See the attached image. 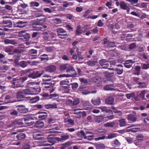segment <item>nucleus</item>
Listing matches in <instances>:
<instances>
[{
	"label": "nucleus",
	"instance_id": "f257e3e1",
	"mask_svg": "<svg viewBox=\"0 0 149 149\" xmlns=\"http://www.w3.org/2000/svg\"><path fill=\"white\" fill-rule=\"evenodd\" d=\"M37 83L34 82H29L27 84V87L29 88L19 91L17 94V97L18 98H27V95H34L38 94L40 91L39 86L36 87L33 86L37 85Z\"/></svg>",
	"mask_w": 149,
	"mask_h": 149
},
{
	"label": "nucleus",
	"instance_id": "f03ea898",
	"mask_svg": "<svg viewBox=\"0 0 149 149\" xmlns=\"http://www.w3.org/2000/svg\"><path fill=\"white\" fill-rule=\"evenodd\" d=\"M34 120V119L31 116H28L22 118L21 120L17 121H15L13 122L12 124L14 125H15L16 127H18L17 126V125L23 124V122L22 121L24 120L25 121V123L28 125H32L34 124V122H29V121H30V120Z\"/></svg>",
	"mask_w": 149,
	"mask_h": 149
},
{
	"label": "nucleus",
	"instance_id": "7ed1b4c3",
	"mask_svg": "<svg viewBox=\"0 0 149 149\" xmlns=\"http://www.w3.org/2000/svg\"><path fill=\"white\" fill-rule=\"evenodd\" d=\"M27 79L26 77H25L19 79H15L12 83V87L13 88L22 87L23 86V83Z\"/></svg>",
	"mask_w": 149,
	"mask_h": 149
},
{
	"label": "nucleus",
	"instance_id": "20e7f679",
	"mask_svg": "<svg viewBox=\"0 0 149 149\" xmlns=\"http://www.w3.org/2000/svg\"><path fill=\"white\" fill-rule=\"evenodd\" d=\"M48 142L51 143V144L46 143L47 142L44 139L41 142V143L39 145V146H49L52 145L54 143L55 139L54 136L53 134L49 135L47 137Z\"/></svg>",
	"mask_w": 149,
	"mask_h": 149
},
{
	"label": "nucleus",
	"instance_id": "39448f33",
	"mask_svg": "<svg viewBox=\"0 0 149 149\" xmlns=\"http://www.w3.org/2000/svg\"><path fill=\"white\" fill-rule=\"evenodd\" d=\"M43 74V72H40L38 71H33L29 75V77L33 79H35L40 77Z\"/></svg>",
	"mask_w": 149,
	"mask_h": 149
},
{
	"label": "nucleus",
	"instance_id": "423d86ee",
	"mask_svg": "<svg viewBox=\"0 0 149 149\" xmlns=\"http://www.w3.org/2000/svg\"><path fill=\"white\" fill-rule=\"evenodd\" d=\"M135 62V61H134L131 60H127L125 61L124 63L125 67L127 68H130L132 66V64L134 63Z\"/></svg>",
	"mask_w": 149,
	"mask_h": 149
},
{
	"label": "nucleus",
	"instance_id": "0eeeda50",
	"mask_svg": "<svg viewBox=\"0 0 149 149\" xmlns=\"http://www.w3.org/2000/svg\"><path fill=\"white\" fill-rule=\"evenodd\" d=\"M100 65L102 66L106 65V66H104L103 67V68H107L108 67L109 65L108 61H107L105 59H102L100 60L99 61Z\"/></svg>",
	"mask_w": 149,
	"mask_h": 149
},
{
	"label": "nucleus",
	"instance_id": "6e6552de",
	"mask_svg": "<svg viewBox=\"0 0 149 149\" xmlns=\"http://www.w3.org/2000/svg\"><path fill=\"white\" fill-rule=\"evenodd\" d=\"M38 114H39L38 117L40 119H45L47 118V113L45 112H39Z\"/></svg>",
	"mask_w": 149,
	"mask_h": 149
},
{
	"label": "nucleus",
	"instance_id": "1a4fd4ad",
	"mask_svg": "<svg viewBox=\"0 0 149 149\" xmlns=\"http://www.w3.org/2000/svg\"><path fill=\"white\" fill-rule=\"evenodd\" d=\"M17 109L19 112L22 113H25L28 111V109L23 106L18 107Z\"/></svg>",
	"mask_w": 149,
	"mask_h": 149
},
{
	"label": "nucleus",
	"instance_id": "9d476101",
	"mask_svg": "<svg viewBox=\"0 0 149 149\" xmlns=\"http://www.w3.org/2000/svg\"><path fill=\"white\" fill-rule=\"evenodd\" d=\"M20 36H23L26 40L29 39L30 38V36L29 34L25 33V31H22L19 32Z\"/></svg>",
	"mask_w": 149,
	"mask_h": 149
},
{
	"label": "nucleus",
	"instance_id": "9b49d317",
	"mask_svg": "<svg viewBox=\"0 0 149 149\" xmlns=\"http://www.w3.org/2000/svg\"><path fill=\"white\" fill-rule=\"evenodd\" d=\"M137 119L136 117L133 115H129L127 117V120L130 123H132L136 121Z\"/></svg>",
	"mask_w": 149,
	"mask_h": 149
},
{
	"label": "nucleus",
	"instance_id": "f8f14e48",
	"mask_svg": "<svg viewBox=\"0 0 149 149\" xmlns=\"http://www.w3.org/2000/svg\"><path fill=\"white\" fill-rule=\"evenodd\" d=\"M85 31L82 30V28L80 26H78L77 27L76 34L77 36L81 35L84 33Z\"/></svg>",
	"mask_w": 149,
	"mask_h": 149
},
{
	"label": "nucleus",
	"instance_id": "ddd939ff",
	"mask_svg": "<svg viewBox=\"0 0 149 149\" xmlns=\"http://www.w3.org/2000/svg\"><path fill=\"white\" fill-rule=\"evenodd\" d=\"M3 23L5 24L4 26L6 27L10 28L12 27L13 24L12 22L10 20H4L3 21Z\"/></svg>",
	"mask_w": 149,
	"mask_h": 149
},
{
	"label": "nucleus",
	"instance_id": "4468645a",
	"mask_svg": "<svg viewBox=\"0 0 149 149\" xmlns=\"http://www.w3.org/2000/svg\"><path fill=\"white\" fill-rule=\"evenodd\" d=\"M56 67L54 65H50L48 66L46 68V71L49 72H53L55 71Z\"/></svg>",
	"mask_w": 149,
	"mask_h": 149
},
{
	"label": "nucleus",
	"instance_id": "2eb2a0df",
	"mask_svg": "<svg viewBox=\"0 0 149 149\" xmlns=\"http://www.w3.org/2000/svg\"><path fill=\"white\" fill-rule=\"evenodd\" d=\"M79 109L74 110V113L76 115V117L78 118H80L82 116V112L79 111Z\"/></svg>",
	"mask_w": 149,
	"mask_h": 149
},
{
	"label": "nucleus",
	"instance_id": "dca6fc26",
	"mask_svg": "<svg viewBox=\"0 0 149 149\" xmlns=\"http://www.w3.org/2000/svg\"><path fill=\"white\" fill-rule=\"evenodd\" d=\"M94 137V136L93 135L92 132H88L86 133V135L84 137V139L91 140Z\"/></svg>",
	"mask_w": 149,
	"mask_h": 149
},
{
	"label": "nucleus",
	"instance_id": "f3484780",
	"mask_svg": "<svg viewBox=\"0 0 149 149\" xmlns=\"http://www.w3.org/2000/svg\"><path fill=\"white\" fill-rule=\"evenodd\" d=\"M44 126V123L41 121H37L35 124V126L37 127L42 128Z\"/></svg>",
	"mask_w": 149,
	"mask_h": 149
},
{
	"label": "nucleus",
	"instance_id": "a211bd4d",
	"mask_svg": "<svg viewBox=\"0 0 149 149\" xmlns=\"http://www.w3.org/2000/svg\"><path fill=\"white\" fill-rule=\"evenodd\" d=\"M92 103L94 105H98L101 103V101L99 98L95 99H93L91 100Z\"/></svg>",
	"mask_w": 149,
	"mask_h": 149
},
{
	"label": "nucleus",
	"instance_id": "6ab92c4d",
	"mask_svg": "<svg viewBox=\"0 0 149 149\" xmlns=\"http://www.w3.org/2000/svg\"><path fill=\"white\" fill-rule=\"evenodd\" d=\"M114 99L112 97H109L105 100V103L109 104H112L114 102Z\"/></svg>",
	"mask_w": 149,
	"mask_h": 149
},
{
	"label": "nucleus",
	"instance_id": "aec40b11",
	"mask_svg": "<svg viewBox=\"0 0 149 149\" xmlns=\"http://www.w3.org/2000/svg\"><path fill=\"white\" fill-rule=\"evenodd\" d=\"M26 22L19 21L17 23V26L19 28L23 27L26 26Z\"/></svg>",
	"mask_w": 149,
	"mask_h": 149
},
{
	"label": "nucleus",
	"instance_id": "412c9836",
	"mask_svg": "<svg viewBox=\"0 0 149 149\" xmlns=\"http://www.w3.org/2000/svg\"><path fill=\"white\" fill-rule=\"evenodd\" d=\"M95 121L99 123L104 121V118L101 116H97L95 118Z\"/></svg>",
	"mask_w": 149,
	"mask_h": 149
},
{
	"label": "nucleus",
	"instance_id": "4be33fe9",
	"mask_svg": "<svg viewBox=\"0 0 149 149\" xmlns=\"http://www.w3.org/2000/svg\"><path fill=\"white\" fill-rule=\"evenodd\" d=\"M40 100V97L38 96H35L32 98L30 101V102L31 103H36Z\"/></svg>",
	"mask_w": 149,
	"mask_h": 149
},
{
	"label": "nucleus",
	"instance_id": "5701e85b",
	"mask_svg": "<svg viewBox=\"0 0 149 149\" xmlns=\"http://www.w3.org/2000/svg\"><path fill=\"white\" fill-rule=\"evenodd\" d=\"M99 109H100L102 111L107 113H112V111L111 110L107 109V108L105 107H99Z\"/></svg>",
	"mask_w": 149,
	"mask_h": 149
},
{
	"label": "nucleus",
	"instance_id": "b1692460",
	"mask_svg": "<svg viewBox=\"0 0 149 149\" xmlns=\"http://www.w3.org/2000/svg\"><path fill=\"white\" fill-rule=\"evenodd\" d=\"M120 5V8L124 10H126L128 8V6L124 1L121 2Z\"/></svg>",
	"mask_w": 149,
	"mask_h": 149
},
{
	"label": "nucleus",
	"instance_id": "393cba45",
	"mask_svg": "<svg viewBox=\"0 0 149 149\" xmlns=\"http://www.w3.org/2000/svg\"><path fill=\"white\" fill-rule=\"evenodd\" d=\"M95 146L97 149H104L105 147L104 144L102 143L95 144Z\"/></svg>",
	"mask_w": 149,
	"mask_h": 149
},
{
	"label": "nucleus",
	"instance_id": "a878e982",
	"mask_svg": "<svg viewBox=\"0 0 149 149\" xmlns=\"http://www.w3.org/2000/svg\"><path fill=\"white\" fill-rule=\"evenodd\" d=\"M112 86V85H107L105 86L104 87V89L106 91H113V90H115L116 89L111 87Z\"/></svg>",
	"mask_w": 149,
	"mask_h": 149
},
{
	"label": "nucleus",
	"instance_id": "bb28decb",
	"mask_svg": "<svg viewBox=\"0 0 149 149\" xmlns=\"http://www.w3.org/2000/svg\"><path fill=\"white\" fill-rule=\"evenodd\" d=\"M119 125L120 127H123L126 125V123L125 119H122L119 120Z\"/></svg>",
	"mask_w": 149,
	"mask_h": 149
},
{
	"label": "nucleus",
	"instance_id": "cd10ccee",
	"mask_svg": "<svg viewBox=\"0 0 149 149\" xmlns=\"http://www.w3.org/2000/svg\"><path fill=\"white\" fill-rule=\"evenodd\" d=\"M25 135L23 133H20L17 135V138L19 140H21L25 137Z\"/></svg>",
	"mask_w": 149,
	"mask_h": 149
},
{
	"label": "nucleus",
	"instance_id": "c85d7f7f",
	"mask_svg": "<svg viewBox=\"0 0 149 149\" xmlns=\"http://www.w3.org/2000/svg\"><path fill=\"white\" fill-rule=\"evenodd\" d=\"M72 144L71 142H68L63 144L61 147V149H65L66 148L68 147L69 146Z\"/></svg>",
	"mask_w": 149,
	"mask_h": 149
},
{
	"label": "nucleus",
	"instance_id": "c756f323",
	"mask_svg": "<svg viewBox=\"0 0 149 149\" xmlns=\"http://www.w3.org/2000/svg\"><path fill=\"white\" fill-rule=\"evenodd\" d=\"M118 135V134L115 133H113L109 134L107 136V138L111 139L115 137Z\"/></svg>",
	"mask_w": 149,
	"mask_h": 149
},
{
	"label": "nucleus",
	"instance_id": "7c9ffc66",
	"mask_svg": "<svg viewBox=\"0 0 149 149\" xmlns=\"http://www.w3.org/2000/svg\"><path fill=\"white\" fill-rule=\"evenodd\" d=\"M37 53V51L34 49H31L29 52V55L30 56H34V54Z\"/></svg>",
	"mask_w": 149,
	"mask_h": 149
},
{
	"label": "nucleus",
	"instance_id": "2f4dec72",
	"mask_svg": "<svg viewBox=\"0 0 149 149\" xmlns=\"http://www.w3.org/2000/svg\"><path fill=\"white\" fill-rule=\"evenodd\" d=\"M90 11L89 10H87L86 11L85 13L83 15V17L87 19H89L90 16L88 15L90 13Z\"/></svg>",
	"mask_w": 149,
	"mask_h": 149
},
{
	"label": "nucleus",
	"instance_id": "473e14b6",
	"mask_svg": "<svg viewBox=\"0 0 149 149\" xmlns=\"http://www.w3.org/2000/svg\"><path fill=\"white\" fill-rule=\"evenodd\" d=\"M56 31L58 35L61 33H63L66 32L65 30L61 28H59L57 29Z\"/></svg>",
	"mask_w": 149,
	"mask_h": 149
},
{
	"label": "nucleus",
	"instance_id": "72a5a7b5",
	"mask_svg": "<svg viewBox=\"0 0 149 149\" xmlns=\"http://www.w3.org/2000/svg\"><path fill=\"white\" fill-rule=\"evenodd\" d=\"M15 42L14 41L10 39H7L4 40V43L6 44H11L14 45L15 44Z\"/></svg>",
	"mask_w": 149,
	"mask_h": 149
},
{
	"label": "nucleus",
	"instance_id": "f704fd0d",
	"mask_svg": "<svg viewBox=\"0 0 149 149\" xmlns=\"http://www.w3.org/2000/svg\"><path fill=\"white\" fill-rule=\"evenodd\" d=\"M19 65L21 67L24 68L27 65V63L25 61H21L19 63Z\"/></svg>",
	"mask_w": 149,
	"mask_h": 149
},
{
	"label": "nucleus",
	"instance_id": "c9c22d12",
	"mask_svg": "<svg viewBox=\"0 0 149 149\" xmlns=\"http://www.w3.org/2000/svg\"><path fill=\"white\" fill-rule=\"evenodd\" d=\"M45 107L46 109H49L51 108H55L56 107V106L55 105L52 104H48L45 106Z\"/></svg>",
	"mask_w": 149,
	"mask_h": 149
},
{
	"label": "nucleus",
	"instance_id": "e433bc0d",
	"mask_svg": "<svg viewBox=\"0 0 149 149\" xmlns=\"http://www.w3.org/2000/svg\"><path fill=\"white\" fill-rule=\"evenodd\" d=\"M115 124L114 123H107L104 124V126L107 127H113Z\"/></svg>",
	"mask_w": 149,
	"mask_h": 149
},
{
	"label": "nucleus",
	"instance_id": "4c0bfd02",
	"mask_svg": "<svg viewBox=\"0 0 149 149\" xmlns=\"http://www.w3.org/2000/svg\"><path fill=\"white\" fill-rule=\"evenodd\" d=\"M30 4L31 6L32 7H38L39 6V3L38 2H30Z\"/></svg>",
	"mask_w": 149,
	"mask_h": 149
},
{
	"label": "nucleus",
	"instance_id": "58836bf2",
	"mask_svg": "<svg viewBox=\"0 0 149 149\" xmlns=\"http://www.w3.org/2000/svg\"><path fill=\"white\" fill-rule=\"evenodd\" d=\"M67 64H63L61 65L60 67V70L61 71L65 70L67 67Z\"/></svg>",
	"mask_w": 149,
	"mask_h": 149
},
{
	"label": "nucleus",
	"instance_id": "ea45409f",
	"mask_svg": "<svg viewBox=\"0 0 149 149\" xmlns=\"http://www.w3.org/2000/svg\"><path fill=\"white\" fill-rule=\"evenodd\" d=\"M126 96L128 99H130L131 97H135L134 93H133L127 94L126 95Z\"/></svg>",
	"mask_w": 149,
	"mask_h": 149
},
{
	"label": "nucleus",
	"instance_id": "a19ab883",
	"mask_svg": "<svg viewBox=\"0 0 149 149\" xmlns=\"http://www.w3.org/2000/svg\"><path fill=\"white\" fill-rule=\"evenodd\" d=\"M69 83L68 79L61 81L60 82V84L62 85H68Z\"/></svg>",
	"mask_w": 149,
	"mask_h": 149
},
{
	"label": "nucleus",
	"instance_id": "79ce46f5",
	"mask_svg": "<svg viewBox=\"0 0 149 149\" xmlns=\"http://www.w3.org/2000/svg\"><path fill=\"white\" fill-rule=\"evenodd\" d=\"M59 36L60 38L62 39H64L66 38L68 36V35L67 33L63 34V33H61L58 35Z\"/></svg>",
	"mask_w": 149,
	"mask_h": 149
},
{
	"label": "nucleus",
	"instance_id": "37998d69",
	"mask_svg": "<svg viewBox=\"0 0 149 149\" xmlns=\"http://www.w3.org/2000/svg\"><path fill=\"white\" fill-rule=\"evenodd\" d=\"M146 93V92L145 91H142L140 93V97L143 99L144 98L145 95Z\"/></svg>",
	"mask_w": 149,
	"mask_h": 149
},
{
	"label": "nucleus",
	"instance_id": "c03bdc74",
	"mask_svg": "<svg viewBox=\"0 0 149 149\" xmlns=\"http://www.w3.org/2000/svg\"><path fill=\"white\" fill-rule=\"evenodd\" d=\"M141 68L140 66H136L135 68V70L137 72V73H134V74L139 75V72Z\"/></svg>",
	"mask_w": 149,
	"mask_h": 149
},
{
	"label": "nucleus",
	"instance_id": "a18cd8bd",
	"mask_svg": "<svg viewBox=\"0 0 149 149\" xmlns=\"http://www.w3.org/2000/svg\"><path fill=\"white\" fill-rule=\"evenodd\" d=\"M123 68H118L116 69L117 72L118 74H121L123 72Z\"/></svg>",
	"mask_w": 149,
	"mask_h": 149
},
{
	"label": "nucleus",
	"instance_id": "49530a36",
	"mask_svg": "<svg viewBox=\"0 0 149 149\" xmlns=\"http://www.w3.org/2000/svg\"><path fill=\"white\" fill-rule=\"evenodd\" d=\"M78 84L77 83H74L72 84V88L73 90H75L78 87Z\"/></svg>",
	"mask_w": 149,
	"mask_h": 149
},
{
	"label": "nucleus",
	"instance_id": "de8ad7c7",
	"mask_svg": "<svg viewBox=\"0 0 149 149\" xmlns=\"http://www.w3.org/2000/svg\"><path fill=\"white\" fill-rule=\"evenodd\" d=\"M43 77H47V78H49V79H45V81H50L52 79V77H51V76H49V75H47V74L43 76Z\"/></svg>",
	"mask_w": 149,
	"mask_h": 149
},
{
	"label": "nucleus",
	"instance_id": "09e8293b",
	"mask_svg": "<svg viewBox=\"0 0 149 149\" xmlns=\"http://www.w3.org/2000/svg\"><path fill=\"white\" fill-rule=\"evenodd\" d=\"M72 76L71 75L66 74H62L59 75L58 76L59 78H61L62 77H68Z\"/></svg>",
	"mask_w": 149,
	"mask_h": 149
},
{
	"label": "nucleus",
	"instance_id": "8fccbe9b",
	"mask_svg": "<svg viewBox=\"0 0 149 149\" xmlns=\"http://www.w3.org/2000/svg\"><path fill=\"white\" fill-rule=\"evenodd\" d=\"M61 139L63 140H66L69 139V136L68 135H65L61 136Z\"/></svg>",
	"mask_w": 149,
	"mask_h": 149
},
{
	"label": "nucleus",
	"instance_id": "3c124183",
	"mask_svg": "<svg viewBox=\"0 0 149 149\" xmlns=\"http://www.w3.org/2000/svg\"><path fill=\"white\" fill-rule=\"evenodd\" d=\"M113 72L111 73H109V72H106L105 73V76L107 77H110L111 76H113Z\"/></svg>",
	"mask_w": 149,
	"mask_h": 149
},
{
	"label": "nucleus",
	"instance_id": "603ef678",
	"mask_svg": "<svg viewBox=\"0 0 149 149\" xmlns=\"http://www.w3.org/2000/svg\"><path fill=\"white\" fill-rule=\"evenodd\" d=\"M67 72H74L75 71L73 67L71 66H69L68 68L66 70Z\"/></svg>",
	"mask_w": 149,
	"mask_h": 149
},
{
	"label": "nucleus",
	"instance_id": "864d4df0",
	"mask_svg": "<svg viewBox=\"0 0 149 149\" xmlns=\"http://www.w3.org/2000/svg\"><path fill=\"white\" fill-rule=\"evenodd\" d=\"M133 36L131 34H129L127 35L126 40H130L132 39Z\"/></svg>",
	"mask_w": 149,
	"mask_h": 149
},
{
	"label": "nucleus",
	"instance_id": "5fc2aeb1",
	"mask_svg": "<svg viewBox=\"0 0 149 149\" xmlns=\"http://www.w3.org/2000/svg\"><path fill=\"white\" fill-rule=\"evenodd\" d=\"M137 139L141 141L143 139V136L141 134H139L136 136Z\"/></svg>",
	"mask_w": 149,
	"mask_h": 149
},
{
	"label": "nucleus",
	"instance_id": "6e6d98bb",
	"mask_svg": "<svg viewBox=\"0 0 149 149\" xmlns=\"http://www.w3.org/2000/svg\"><path fill=\"white\" fill-rule=\"evenodd\" d=\"M104 24L101 20H99L97 23V25L98 26L102 27L103 25Z\"/></svg>",
	"mask_w": 149,
	"mask_h": 149
},
{
	"label": "nucleus",
	"instance_id": "4d7b16f0",
	"mask_svg": "<svg viewBox=\"0 0 149 149\" xmlns=\"http://www.w3.org/2000/svg\"><path fill=\"white\" fill-rule=\"evenodd\" d=\"M142 68L143 69H147L149 68V64H144L142 65Z\"/></svg>",
	"mask_w": 149,
	"mask_h": 149
},
{
	"label": "nucleus",
	"instance_id": "13d9d810",
	"mask_svg": "<svg viewBox=\"0 0 149 149\" xmlns=\"http://www.w3.org/2000/svg\"><path fill=\"white\" fill-rule=\"evenodd\" d=\"M79 100L78 99H76L73 102L72 105H75L78 104L79 103Z\"/></svg>",
	"mask_w": 149,
	"mask_h": 149
},
{
	"label": "nucleus",
	"instance_id": "bf43d9fd",
	"mask_svg": "<svg viewBox=\"0 0 149 149\" xmlns=\"http://www.w3.org/2000/svg\"><path fill=\"white\" fill-rule=\"evenodd\" d=\"M112 109H113L114 110L113 112L115 113H118L119 114H121V112L120 111L117 110L115 107H112Z\"/></svg>",
	"mask_w": 149,
	"mask_h": 149
},
{
	"label": "nucleus",
	"instance_id": "052dcab7",
	"mask_svg": "<svg viewBox=\"0 0 149 149\" xmlns=\"http://www.w3.org/2000/svg\"><path fill=\"white\" fill-rule=\"evenodd\" d=\"M109 47H114L115 46V44L114 42H109L108 45Z\"/></svg>",
	"mask_w": 149,
	"mask_h": 149
},
{
	"label": "nucleus",
	"instance_id": "680f3d73",
	"mask_svg": "<svg viewBox=\"0 0 149 149\" xmlns=\"http://www.w3.org/2000/svg\"><path fill=\"white\" fill-rule=\"evenodd\" d=\"M43 37L45 40H47L48 38V33L47 32H45L43 33Z\"/></svg>",
	"mask_w": 149,
	"mask_h": 149
},
{
	"label": "nucleus",
	"instance_id": "e2e57ef3",
	"mask_svg": "<svg viewBox=\"0 0 149 149\" xmlns=\"http://www.w3.org/2000/svg\"><path fill=\"white\" fill-rule=\"evenodd\" d=\"M44 10L45 12H48L49 13H52V10L49 8H44Z\"/></svg>",
	"mask_w": 149,
	"mask_h": 149
},
{
	"label": "nucleus",
	"instance_id": "0e129e2a",
	"mask_svg": "<svg viewBox=\"0 0 149 149\" xmlns=\"http://www.w3.org/2000/svg\"><path fill=\"white\" fill-rule=\"evenodd\" d=\"M5 51L6 52L8 53L12 51V48L10 47H7L6 48Z\"/></svg>",
	"mask_w": 149,
	"mask_h": 149
},
{
	"label": "nucleus",
	"instance_id": "69168bd1",
	"mask_svg": "<svg viewBox=\"0 0 149 149\" xmlns=\"http://www.w3.org/2000/svg\"><path fill=\"white\" fill-rule=\"evenodd\" d=\"M136 46V44L134 43H133L131 44L129 46V48L130 49H132L135 47Z\"/></svg>",
	"mask_w": 149,
	"mask_h": 149
},
{
	"label": "nucleus",
	"instance_id": "338daca9",
	"mask_svg": "<svg viewBox=\"0 0 149 149\" xmlns=\"http://www.w3.org/2000/svg\"><path fill=\"white\" fill-rule=\"evenodd\" d=\"M46 51L47 52H52L53 51V49L52 47H47L46 48Z\"/></svg>",
	"mask_w": 149,
	"mask_h": 149
},
{
	"label": "nucleus",
	"instance_id": "774afa93",
	"mask_svg": "<svg viewBox=\"0 0 149 149\" xmlns=\"http://www.w3.org/2000/svg\"><path fill=\"white\" fill-rule=\"evenodd\" d=\"M30 148V146L28 144H26L24 145L23 147V149H29Z\"/></svg>",
	"mask_w": 149,
	"mask_h": 149
}]
</instances>
